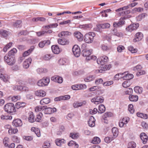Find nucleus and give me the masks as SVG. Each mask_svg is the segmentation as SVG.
<instances>
[{
  "mask_svg": "<svg viewBox=\"0 0 148 148\" xmlns=\"http://www.w3.org/2000/svg\"><path fill=\"white\" fill-rule=\"evenodd\" d=\"M32 61V59L31 58H29L26 59L23 62V66L25 69L28 68L31 63Z\"/></svg>",
  "mask_w": 148,
  "mask_h": 148,
  "instance_id": "obj_19",
  "label": "nucleus"
},
{
  "mask_svg": "<svg viewBox=\"0 0 148 148\" xmlns=\"http://www.w3.org/2000/svg\"><path fill=\"white\" fill-rule=\"evenodd\" d=\"M31 130L32 131L34 132L38 137L40 136V131L39 129L33 127L31 128Z\"/></svg>",
  "mask_w": 148,
  "mask_h": 148,
  "instance_id": "obj_30",
  "label": "nucleus"
},
{
  "mask_svg": "<svg viewBox=\"0 0 148 148\" xmlns=\"http://www.w3.org/2000/svg\"><path fill=\"white\" fill-rule=\"evenodd\" d=\"M13 126L16 127L21 126L22 125L21 120L19 119H16L14 120L12 122Z\"/></svg>",
  "mask_w": 148,
  "mask_h": 148,
  "instance_id": "obj_18",
  "label": "nucleus"
},
{
  "mask_svg": "<svg viewBox=\"0 0 148 148\" xmlns=\"http://www.w3.org/2000/svg\"><path fill=\"white\" fill-rule=\"evenodd\" d=\"M99 110L98 113L102 114L106 110L105 107L103 105L101 104L99 106Z\"/></svg>",
  "mask_w": 148,
  "mask_h": 148,
  "instance_id": "obj_38",
  "label": "nucleus"
},
{
  "mask_svg": "<svg viewBox=\"0 0 148 148\" xmlns=\"http://www.w3.org/2000/svg\"><path fill=\"white\" fill-rule=\"evenodd\" d=\"M52 52L55 54H59L61 51L60 49L57 45H53L51 46Z\"/></svg>",
  "mask_w": 148,
  "mask_h": 148,
  "instance_id": "obj_20",
  "label": "nucleus"
},
{
  "mask_svg": "<svg viewBox=\"0 0 148 148\" xmlns=\"http://www.w3.org/2000/svg\"><path fill=\"white\" fill-rule=\"evenodd\" d=\"M108 61V58L106 56H104L98 58L97 60V62L98 64L103 65L107 62Z\"/></svg>",
  "mask_w": 148,
  "mask_h": 148,
  "instance_id": "obj_6",
  "label": "nucleus"
},
{
  "mask_svg": "<svg viewBox=\"0 0 148 148\" xmlns=\"http://www.w3.org/2000/svg\"><path fill=\"white\" fill-rule=\"evenodd\" d=\"M42 116V113L40 112L39 114L37 115L36 118L35 119V121L37 122H40L41 121Z\"/></svg>",
  "mask_w": 148,
  "mask_h": 148,
  "instance_id": "obj_57",
  "label": "nucleus"
},
{
  "mask_svg": "<svg viewBox=\"0 0 148 148\" xmlns=\"http://www.w3.org/2000/svg\"><path fill=\"white\" fill-rule=\"evenodd\" d=\"M51 79L53 81L58 83H62L63 80L62 77L58 76H55L52 77Z\"/></svg>",
  "mask_w": 148,
  "mask_h": 148,
  "instance_id": "obj_14",
  "label": "nucleus"
},
{
  "mask_svg": "<svg viewBox=\"0 0 148 148\" xmlns=\"http://www.w3.org/2000/svg\"><path fill=\"white\" fill-rule=\"evenodd\" d=\"M128 109L131 113H133L134 112V110L133 108V106L132 104L129 105Z\"/></svg>",
  "mask_w": 148,
  "mask_h": 148,
  "instance_id": "obj_59",
  "label": "nucleus"
},
{
  "mask_svg": "<svg viewBox=\"0 0 148 148\" xmlns=\"http://www.w3.org/2000/svg\"><path fill=\"white\" fill-rule=\"evenodd\" d=\"M35 94L36 96L40 97H43L46 95V93L45 91L40 90L35 92Z\"/></svg>",
  "mask_w": 148,
  "mask_h": 148,
  "instance_id": "obj_23",
  "label": "nucleus"
},
{
  "mask_svg": "<svg viewBox=\"0 0 148 148\" xmlns=\"http://www.w3.org/2000/svg\"><path fill=\"white\" fill-rule=\"evenodd\" d=\"M25 103L18 102L16 103L15 106L16 108L18 109L21 107L25 106Z\"/></svg>",
  "mask_w": 148,
  "mask_h": 148,
  "instance_id": "obj_49",
  "label": "nucleus"
},
{
  "mask_svg": "<svg viewBox=\"0 0 148 148\" xmlns=\"http://www.w3.org/2000/svg\"><path fill=\"white\" fill-rule=\"evenodd\" d=\"M50 43V41L49 40L42 41L39 43L38 46L40 48H42L45 45H48Z\"/></svg>",
  "mask_w": 148,
  "mask_h": 148,
  "instance_id": "obj_16",
  "label": "nucleus"
},
{
  "mask_svg": "<svg viewBox=\"0 0 148 148\" xmlns=\"http://www.w3.org/2000/svg\"><path fill=\"white\" fill-rule=\"evenodd\" d=\"M75 36L79 41H82L83 37L82 34L79 32H76L75 33Z\"/></svg>",
  "mask_w": 148,
  "mask_h": 148,
  "instance_id": "obj_24",
  "label": "nucleus"
},
{
  "mask_svg": "<svg viewBox=\"0 0 148 148\" xmlns=\"http://www.w3.org/2000/svg\"><path fill=\"white\" fill-rule=\"evenodd\" d=\"M3 143L5 147L8 146L9 144V138L5 137L3 140Z\"/></svg>",
  "mask_w": 148,
  "mask_h": 148,
  "instance_id": "obj_54",
  "label": "nucleus"
},
{
  "mask_svg": "<svg viewBox=\"0 0 148 148\" xmlns=\"http://www.w3.org/2000/svg\"><path fill=\"white\" fill-rule=\"evenodd\" d=\"M128 50L132 53H135L137 52V49H134L132 46H129L128 47Z\"/></svg>",
  "mask_w": 148,
  "mask_h": 148,
  "instance_id": "obj_55",
  "label": "nucleus"
},
{
  "mask_svg": "<svg viewBox=\"0 0 148 148\" xmlns=\"http://www.w3.org/2000/svg\"><path fill=\"white\" fill-rule=\"evenodd\" d=\"M143 38V34L140 32H138L136 34L135 38L134 39V41H136L140 40Z\"/></svg>",
  "mask_w": 148,
  "mask_h": 148,
  "instance_id": "obj_22",
  "label": "nucleus"
},
{
  "mask_svg": "<svg viewBox=\"0 0 148 148\" xmlns=\"http://www.w3.org/2000/svg\"><path fill=\"white\" fill-rule=\"evenodd\" d=\"M50 144L48 142H45L43 145V148H50Z\"/></svg>",
  "mask_w": 148,
  "mask_h": 148,
  "instance_id": "obj_60",
  "label": "nucleus"
},
{
  "mask_svg": "<svg viewBox=\"0 0 148 148\" xmlns=\"http://www.w3.org/2000/svg\"><path fill=\"white\" fill-rule=\"evenodd\" d=\"M92 53V51L91 50H88L86 49H83L82 52V54L83 56L86 57V58H89L90 56Z\"/></svg>",
  "mask_w": 148,
  "mask_h": 148,
  "instance_id": "obj_12",
  "label": "nucleus"
},
{
  "mask_svg": "<svg viewBox=\"0 0 148 148\" xmlns=\"http://www.w3.org/2000/svg\"><path fill=\"white\" fill-rule=\"evenodd\" d=\"M146 14L142 13L140 14L136 17V19L137 21H140L142 19L144 18Z\"/></svg>",
  "mask_w": 148,
  "mask_h": 148,
  "instance_id": "obj_51",
  "label": "nucleus"
},
{
  "mask_svg": "<svg viewBox=\"0 0 148 148\" xmlns=\"http://www.w3.org/2000/svg\"><path fill=\"white\" fill-rule=\"evenodd\" d=\"M34 48V46H32L29 49L24 53L23 54V56L25 57L29 55L31 52L33 51Z\"/></svg>",
  "mask_w": 148,
  "mask_h": 148,
  "instance_id": "obj_31",
  "label": "nucleus"
},
{
  "mask_svg": "<svg viewBox=\"0 0 148 148\" xmlns=\"http://www.w3.org/2000/svg\"><path fill=\"white\" fill-rule=\"evenodd\" d=\"M140 137L144 144H145L148 140L147 136L145 133H142L140 135Z\"/></svg>",
  "mask_w": 148,
  "mask_h": 148,
  "instance_id": "obj_17",
  "label": "nucleus"
},
{
  "mask_svg": "<svg viewBox=\"0 0 148 148\" xmlns=\"http://www.w3.org/2000/svg\"><path fill=\"white\" fill-rule=\"evenodd\" d=\"M17 50L16 49L14 48L10 51L8 53V56H11L12 57H14V55L17 52Z\"/></svg>",
  "mask_w": 148,
  "mask_h": 148,
  "instance_id": "obj_37",
  "label": "nucleus"
},
{
  "mask_svg": "<svg viewBox=\"0 0 148 148\" xmlns=\"http://www.w3.org/2000/svg\"><path fill=\"white\" fill-rule=\"evenodd\" d=\"M123 77L124 79L130 80L133 78V75L127 72H125L123 73Z\"/></svg>",
  "mask_w": 148,
  "mask_h": 148,
  "instance_id": "obj_13",
  "label": "nucleus"
},
{
  "mask_svg": "<svg viewBox=\"0 0 148 148\" xmlns=\"http://www.w3.org/2000/svg\"><path fill=\"white\" fill-rule=\"evenodd\" d=\"M130 82L129 81H126L123 82L122 86L123 87L127 88L130 85Z\"/></svg>",
  "mask_w": 148,
  "mask_h": 148,
  "instance_id": "obj_50",
  "label": "nucleus"
},
{
  "mask_svg": "<svg viewBox=\"0 0 148 148\" xmlns=\"http://www.w3.org/2000/svg\"><path fill=\"white\" fill-rule=\"evenodd\" d=\"M123 73H120L116 74L114 77V79L115 80H119V79L123 78Z\"/></svg>",
  "mask_w": 148,
  "mask_h": 148,
  "instance_id": "obj_45",
  "label": "nucleus"
},
{
  "mask_svg": "<svg viewBox=\"0 0 148 148\" xmlns=\"http://www.w3.org/2000/svg\"><path fill=\"white\" fill-rule=\"evenodd\" d=\"M67 60L65 58L60 59L59 60V63L61 65L65 64L67 62Z\"/></svg>",
  "mask_w": 148,
  "mask_h": 148,
  "instance_id": "obj_46",
  "label": "nucleus"
},
{
  "mask_svg": "<svg viewBox=\"0 0 148 148\" xmlns=\"http://www.w3.org/2000/svg\"><path fill=\"white\" fill-rule=\"evenodd\" d=\"M78 90H80L85 89L87 88L86 86L84 84H78Z\"/></svg>",
  "mask_w": 148,
  "mask_h": 148,
  "instance_id": "obj_58",
  "label": "nucleus"
},
{
  "mask_svg": "<svg viewBox=\"0 0 148 148\" xmlns=\"http://www.w3.org/2000/svg\"><path fill=\"white\" fill-rule=\"evenodd\" d=\"M137 116L144 119H147L148 118V115L146 114L138 112L136 114Z\"/></svg>",
  "mask_w": 148,
  "mask_h": 148,
  "instance_id": "obj_35",
  "label": "nucleus"
},
{
  "mask_svg": "<svg viewBox=\"0 0 148 148\" xmlns=\"http://www.w3.org/2000/svg\"><path fill=\"white\" fill-rule=\"evenodd\" d=\"M13 43L12 42H9L7 45L3 48V51L4 52H6L8 49L10 48L12 46Z\"/></svg>",
  "mask_w": 148,
  "mask_h": 148,
  "instance_id": "obj_47",
  "label": "nucleus"
},
{
  "mask_svg": "<svg viewBox=\"0 0 148 148\" xmlns=\"http://www.w3.org/2000/svg\"><path fill=\"white\" fill-rule=\"evenodd\" d=\"M45 109V107L44 106H39L35 108V111L36 112H38L44 110Z\"/></svg>",
  "mask_w": 148,
  "mask_h": 148,
  "instance_id": "obj_42",
  "label": "nucleus"
},
{
  "mask_svg": "<svg viewBox=\"0 0 148 148\" xmlns=\"http://www.w3.org/2000/svg\"><path fill=\"white\" fill-rule=\"evenodd\" d=\"M125 23L124 18H121L118 22H114L113 23V26L114 27L118 28L122 27Z\"/></svg>",
  "mask_w": 148,
  "mask_h": 148,
  "instance_id": "obj_7",
  "label": "nucleus"
},
{
  "mask_svg": "<svg viewBox=\"0 0 148 148\" xmlns=\"http://www.w3.org/2000/svg\"><path fill=\"white\" fill-rule=\"evenodd\" d=\"M50 102V100L49 98H46L41 99L40 101L41 105H44L47 104Z\"/></svg>",
  "mask_w": 148,
  "mask_h": 148,
  "instance_id": "obj_34",
  "label": "nucleus"
},
{
  "mask_svg": "<svg viewBox=\"0 0 148 148\" xmlns=\"http://www.w3.org/2000/svg\"><path fill=\"white\" fill-rule=\"evenodd\" d=\"M5 111L10 113H13L16 112V110L14 104L13 103H8L4 106Z\"/></svg>",
  "mask_w": 148,
  "mask_h": 148,
  "instance_id": "obj_1",
  "label": "nucleus"
},
{
  "mask_svg": "<svg viewBox=\"0 0 148 148\" xmlns=\"http://www.w3.org/2000/svg\"><path fill=\"white\" fill-rule=\"evenodd\" d=\"M79 136V133H71L70 134V136L73 139H76L78 138Z\"/></svg>",
  "mask_w": 148,
  "mask_h": 148,
  "instance_id": "obj_41",
  "label": "nucleus"
},
{
  "mask_svg": "<svg viewBox=\"0 0 148 148\" xmlns=\"http://www.w3.org/2000/svg\"><path fill=\"white\" fill-rule=\"evenodd\" d=\"M129 120V119L128 117H125L123 118L120 120L119 126L121 127H123L124 125L128 123Z\"/></svg>",
  "mask_w": 148,
  "mask_h": 148,
  "instance_id": "obj_11",
  "label": "nucleus"
},
{
  "mask_svg": "<svg viewBox=\"0 0 148 148\" xmlns=\"http://www.w3.org/2000/svg\"><path fill=\"white\" fill-rule=\"evenodd\" d=\"M21 23V21L20 20H17L13 24V25L14 27H18L20 26Z\"/></svg>",
  "mask_w": 148,
  "mask_h": 148,
  "instance_id": "obj_53",
  "label": "nucleus"
},
{
  "mask_svg": "<svg viewBox=\"0 0 148 148\" xmlns=\"http://www.w3.org/2000/svg\"><path fill=\"white\" fill-rule=\"evenodd\" d=\"M4 60L7 63L10 65H12L14 64L16 62L15 58L11 56H8L6 55L4 57Z\"/></svg>",
  "mask_w": 148,
  "mask_h": 148,
  "instance_id": "obj_3",
  "label": "nucleus"
},
{
  "mask_svg": "<svg viewBox=\"0 0 148 148\" xmlns=\"http://www.w3.org/2000/svg\"><path fill=\"white\" fill-rule=\"evenodd\" d=\"M65 142L66 141L64 139L60 138H57L55 141L56 145L59 146H60L62 144L65 143Z\"/></svg>",
  "mask_w": 148,
  "mask_h": 148,
  "instance_id": "obj_28",
  "label": "nucleus"
},
{
  "mask_svg": "<svg viewBox=\"0 0 148 148\" xmlns=\"http://www.w3.org/2000/svg\"><path fill=\"white\" fill-rule=\"evenodd\" d=\"M37 71L39 73H45L47 72V70L45 68H39L37 69Z\"/></svg>",
  "mask_w": 148,
  "mask_h": 148,
  "instance_id": "obj_48",
  "label": "nucleus"
},
{
  "mask_svg": "<svg viewBox=\"0 0 148 148\" xmlns=\"http://www.w3.org/2000/svg\"><path fill=\"white\" fill-rule=\"evenodd\" d=\"M95 36V34L93 32H89L86 34L84 36V40L85 42L89 43H91L93 40V38Z\"/></svg>",
  "mask_w": 148,
  "mask_h": 148,
  "instance_id": "obj_2",
  "label": "nucleus"
},
{
  "mask_svg": "<svg viewBox=\"0 0 148 148\" xmlns=\"http://www.w3.org/2000/svg\"><path fill=\"white\" fill-rule=\"evenodd\" d=\"M29 116L28 117V120L29 122L31 123H33L35 121L34 116L33 112H29Z\"/></svg>",
  "mask_w": 148,
  "mask_h": 148,
  "instance_id": "obj_33",
  "label": "nucleus"
},
{
  "mask_svg": "<svg viewBox=\"0 0 148 148\" xmlns=\"http://www.w3.org/2000/svg\"><path fill=\"white\" fill-rule=\"evenodd\" d=\"M112 132L113 135V138H116L118 134V130L117 128L116 127L113 128L112 129Z\"/></svg>",
  "mask_w": 148,
  "mask_h": 148,
  "instance_id": "obj_36",
  "label": "nucleus"
},
{
  "mask_svg": "<svg viewBox=\"0 0 148 148\" xmlns=\"http://www.w3.org/2000/svg\"><path fill=\"white\" fill-rule=\"evenodd\" d=\"M0 34L3 37H6L8 35V32L3 29L0 30Z\"/></svg>",
  "mask_w": 148,
  "mask_h": 148,
  "instance_id": "obj_56",
  "label": "nucleus"
},
{
  "mask_svg": "<svg viewBox=\"0 0 148 148\" xmlns=\"http://www.w3.org/2000/svg\"><path fill=\"white\" fill-rule=\"evenodd\" d=\"M95 78V76L93 75H90L84 79V80L86 82H90L93 80Z\"/></svg>",
  "mask_w": 148,
  "mask_h": 148,
  "instance_id": "obj_40",
  "label": "nucleus"
},
{
  "mask_svg": "<svg viewBox=\"0 0 148 148\" xmlns=\"http://www.w3.org/2000/svg\"><path fill=\"white\" fill-rule=\"evenodd\" d=\"M138 96L137 95H130L129 97L130 100L132 101L136 102L138 99Z\"/></svg>",
  "mask_w": 148,
  "mask_h": 148,
  "instance_id": "obj_32",
  "label": "nucleus"
},
{
  "mask_svg": "<svg viewBox=\"0 0 148 148\" xmlns=\"http://www.w3.org/2000/svg\"><path fill=\"white\" fill-rule=\"evenodd\" d=\"M20 98V97L18 95L13 97L11 99L12 101L15 102H16L17 101L19 100Z\"/></svg>",
  "mask_w": 148,
  "mask_h": 148,
  "instance_id": "obj_61",
  "label": "nucleus"
},
{
  "mask_svg": "<svg viewBox=\"0 0 148 148\" xmlns=\"http://www.w3.org/2000/svg\"><path fill=\"white\" fill-rule=\"evenodd\" d=\"M110 26V25L109 23H105L102 24H101L99 25H98L97 27V29L98 30H97V31H100V28H102L103 29L108 28H109Z\"/></svg>",
  "mask_w": 148,
  "mask_h": 148,
  "instance_id": "obj_15",
  "label": "nucleus"
},
{
  "mask_svg": "<svg viewBox=\"0 0 148 148\" xmlns=\"http://www.w3.org/2000/svg\"><path fill=\"white\" fill-rule=\"evenodd\" d=\"M143 8L140 7L135 8H134L133 10V11L134 12H140L143 11Z\"/></svg>",
  "mask_w": 148,
  "mask_h": 148,
  "instance_id": "obj_62",
  "label": "nucleus"
},
{
  "mask_svg": "<svg viewBox=\"0 0 148 148\" xmlns=\"http://www.w3.org/2000/svg\"><path fill=\"white\" fill-rule=\"evenodd\" d=\"M50 82V79L49 78H43L39 80L37 83V85L40 86H47Z\"/></svg>",
  "mask_w": 148,
  "mask_h": 148,
  "instance_id": "obj_5",
  "label": "nucleus"
},
{
  "mask_svg": "<svg viewBox=\"0 0 148 148\" xmlns=\"http://www.w3.org/2000/svg\"><path fill=\"white\" fill-rule=\"evenodd\" d=\"M100 142V139L98 137L94 138L91 141V143L93 144H99Z\"/></svg>",
  "mask_w": 148,
  "mask_h": 148,
  "instance_id": "obj_44",
  "label": "nucleus"
},
{
  "mask_svg": "<svg viewBox=\"0 0 148 148\" xmlns=\"http://www.w3.org/2000/svg\"><path fill=\"white\" fill-rule=\"evenodd\" d=\"M79 28H83L85 29L89 30L92 27V25L91 24H86L79 25Z\"/></svg>",
  "mask_w": 148,
  "mask_h": 148,
  "instance_id": "obj_29",
  "label": "nucleus"
},
{
  "mask_svg": "<svg viewBox=\"0 0 148 148\" xmlns=\"http://www.w3.org/2000/svg\"><path fill=\"white\" fill-rule=\"evenodd\" d=\"M58 43L60 45H68L69 43V41L66 39H62L59 38L58 39Z\"/></svg>",
  "mask_w": 148,
  "mask_h": 148,
  "instance_id": "obj_26",
  "label": "nucleus"
},
{
  "mask_svg": "<svg viewBox=\"0 0 148 148\" xmlns=\"http://www.w3.org/2000/svg\"><path fill=\"white\" fill-rule=\"evenodd\" d=\"M71 33L68 31H62L61 32L58 34V36L62 38V36H68L71 35Z\"/></svg>",
  "mask_w": 148,
  "mask_h": 148,
  "instance_id": "obj_25",
  "label": "nucleus"
},
{
  "mask_svg": "<svg viewBox=\"0 0 148 148\" xmlns=\"http://www.w3.org/2000/svg\"><path fill=\"white\" fill-rule=\"evenodd\" d=\"M72 51L75 56L78 57L79 56L80 54V50L78 45H75L73 46Z\"/></svg>",
  "mask_w": 148,
  "mask_h": 148,
  "instance_id": "obj_8",
  "label": "nucleus"
},
{
  "mask_svg": "<svg viewBox=\"0 0 148 148\" xmlns=\"http://www.w3.org/2000/svg\"><path fill=\"white\" fill-rule=\"evenodd\" d=\"M18 131V130L17 128L13 129L11 128L8 130V132L9 134L12 135L17 133Z\"/></svg>",
  "mask_w": 148,
  "mask_h": 148,
  "instance_id": "obj_43",
  "label": "nucleus"
},
{
  "mask_svg": "<svg viewBox=\"0 0 148 148\" xmlns=\"http://www.w3.org/2000/svg\"><path fill=\"white\" fill-rule=\"evenodd\" d=\"M125 49V47L122 45L118 46L117 48V51L119 52H121Z\"/></svg>",
  "mask_w": 148,
  "mask_h": 148,
  "instance_id": "obj_64",
  "label": "nucleus"
},
{
  "mask_svg": "<svg viewBox=\"0 0 148 148\" xmlns=\"http://www.w3.org/2000/svg\"><path fill=\"white\" fill-rule=\"evenodd\" d=\"M0 78L1 79L3 80L4 82H6L8 81V79L7 78H6L2 74V73L0 72Z\"/></svg>",
  "mask_w": 148,
  "mask_h": 148,
  "instance_id": "obj_63",
  "label": "nucleus"
},
{
  "mask_svg": "<svg viewBox=\"0 0 148 148\" xmlns=\"http://www.w3.org/2000/svg\"><path fill=\"white\" fill-rule=\"evenodd\" d=\"M104 100V98L101 96H97L92 98L91 99V101L93 103L95 104H98L99 103H102Z\"/></svg>",
  "mask_w": 148,
  "mask_h": 148,
  "instance_id": "obj_4",
  "label": "nucleus"
},
{
  "mask_svg": "<svg viewBox=\"0 0 148 148\" xmlns=\"http://www.w3.org/2000/svg\"><path fill=\"white\" fill-rule=\"evenodd\" d=\"M139 27V24L138 23L131 24L126 28V31L131 32L136 29Z\"/></svg>",
  "mask_w": 148,
  "mask_h": 148,
  "instance_id": "obj_9",
  "label": "nucleus"
},
{
  "mask_svg": "<svg viewBox=\"0 0 148 148\" xmlns=\"http://www.w3.org/2000/svg\"><path fill=\"white\" fill-rule=\"evenodd\" d=\"M44 106L45 107V109L44 110V112L45 114H51L54 112H56V109L55 108H47L46 106Z\"/></svg>",
  "mask_w": 148,
  "mask_h": 148,
  "instance_id": "obj_10",
  "label": "nucleus"
},
{
  "mask_svg": "<svg viewBox=\"0 0 148 148\" xmlns=\"http://www.w3.org/2000/svg\"><path fill=\"white\" fill-rule=\"evenodd\" d=\"M128 147L129 148H135L136 147V144L134 142H131L128 143Z\"/></svg>",
  "mask_w": 148,
  "mask_h": 148,
  "instance_id": "obj_52",
  "label": "nucleus"
},
{
  "mask_svg": "<svg viewBox=\"0 0 148 148\" xmlns=\"http://www.w3.org/2000/svg\"><path fill=\"white\" fill-rule=\"evenodd\" d=\"M95 119L93 116H91L89 119L88 121V123L89 125L91 127H93L95 125Z\"/></svg>",
  "mask_w": 148,
  "mask_h": 148,
  "instance_id": "obj_27",
  "label": "nucleus"
},
{
  "mask_svg": "<svg viewBox=\"0 0 148 148\" xmlns=\"http://www.w3.org/2000/svg\"><path fill=\"white\" fill-rule=\"evenodd\" d=\"M135 92L137 94L141 93L143 91L142 88L139 86L135 87L134 88Z\"/></svg>",
  "mask_w": 148,
  "mask_h": 148,
  "instance_id": "obj_39",
  "label": "nucleus"
},
{
  "mask_svg": "<svg viewBox=\"0 0 148 148\" xmlns=\"http://www.w3.org/2000/svg\"><path fill=\"white\" fill-rule=\"evenodd\" d=\"M86 103L85 101L81 102H79L77 101H75L73 103V106L74 108H77L85 105Z\"/></svg>",
  "mask_w": 148,
  "mask_h": 148,
  "instance_id": "obj_21",
  "label": "nucleus"
}]
</instances>
